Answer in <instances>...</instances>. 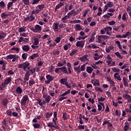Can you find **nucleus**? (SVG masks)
Instances as JSON below:
<instances>
[{"label":"nucleus","instance_id":"69168bd1","mask_svg":"<svg viewBox=\"0 0 131 131\" xmlns=\"http://www.w3.org/2000/svg\"><path fill=\"white\" fill-rule=\"evenodd\" d=\"M106 4L109 8H112V7H113V5H114L113 4V2H108Z\"/></svg>","mask_w":131,"mask_h":131},{"label":"nucleus","instance_id":"a878e982","mask_svg":"<svg viewBox=\"0 0 131 131\" xmlns=\"http://www.w3.org/2000/svg\"><path fill=\"white\" fill-rule=\"evenodd\" d=\"M27 29V28L26 27L23 26V27H20L18 29V32H19V33H21L22 32H25Z\"/></svg>","mask_w":131,"mask_h":131},{"label":"nucleus","instance_id":"7ed1b4c3","mask_svg":"<svg viewBox=\"0 0 131 131\" xmlns=\"http://www.w3.org/2000/svg\"><path fill=\"white\" fill-rule=\"evenodd\" d=\"M35 20V16L31 13L29 16L24 17V21L25 22H32Z\"/></svg>","mask_w":131,"mask_h":131},{"label":"nucleus","instance_id":"09e8293b","mask_svg":"<svg viewBox=\"0 0 131 131\" xmlns=\"http://www.w3.org/2000/svg\"><path fill=\"white\" fill-rule=\"evenodd\" d=\"M0 7L2 9H5V8L6 7V4H5V2L4 1H2L0 2Z\"/></svg>","mask_w":131,"mask_h":131},{"label":"nucleus","instance_id":"412c9836","mask_svg":"<svg viewBox=\"0 0 131 131\" xmlns=\"http://www.w3.org/2000/svg\"><path fill=\"white\" fill-rule=\"evenodd\" d=\"M11 81H12V78L11 77H7L5 79L4 83L6 85V86L8 85V84H9V83H11Z\"/></svg>","mask_w":131,"mask_h":131},{"label":"nucleus","instance_id":"49530a36","mask_svg":"<svg viewBox=\"0 0 131 131\" xmlns=\"http://www.w3.org/2000/svg\"><path fill=\"white\" fill-rule=\"evenodd\" d=\"M40 12L39 9H36L35 10L32 11L31 13L33 15H36V14H38Z\"/></svg>","mask_w":131,"mask_h":131},{"label":"nucleus","instance_id":"680f3d73","mask_svg":"<svg viewBox=\"0 0 131 131\" xmlns=\"http://www.w3.org/2000/svg\"><path fill=\"white\" fill-rule=\"evenodd\" d=\"M106 100L105 98L100 97V98H98V101L100 103V102H104V101Z\"/></svg>","mask_w":131,"mask_h":131},{"label":"nucleus","instance_id":"393cba45","mask_svg":"<svg viewBox=\"0 0 131 131\" xmlns=\"http://www.w3.org/2000/svg\"><path fill=\"white\" fill-rule=\"evenodd\" d=\"M37 101H38V102L40 106H42L43 108H45V107H46V106H45V104H46V101H41V99H37Z\"/></svg>","mask_w":131,"mask_h":131},{"label":"nucleus","instance_id":"8fccbe9b","mask_svg":"<svg viewBox=\"0 0 131 131\" xmlns=\"http://www.w3.org/2000/svg\"><path fill=\"white\" fill-rule=\"evenodd\" d=\"M8 16H9V14H6V12H3L1 14V18H2V19H6Z\"/></svg>","mask_w":131,"mask_h":131},{"label":"nucleus","instance_id":"f257e3e1","mask_svg":"<svg viewBox=\"0 0 131 131\" xmlns=\"http://www.w3.org/2000/svg\"><path fill=\"white\" fill-rule=\"evenodd\" d=\"M106 61L107 66L110 67H113L115 66V61H113L112 57H111L109 54L107 55L106 57Z\"/></svg>","mask_w":131,"mask_h":131},{"label":"nucleus","instance_id":"aec40b11","mask_svg":"<svg viewBox=\"0 0 131 131\" xmlns=\"http://www.w3.org/2000/svg\"><path fill=\"white\" fill-rule=\"evenodd\" d=\"M104 30L105 33H106V34L110 35V34H111V32L112 31V28L111 27H106L104 28Z\"/></svg>","mask_w":131,"mask_h":131},{"label":"nucleus","instance_id":"5fc2aeb1","mask_svg":"<svg viewBox=\"0 0 131 131\" xmlns=\"http://www.w3.org/2000/svg\"><path fill=\"white\" fill-rule=\"evenodd\" d=\"M29 85L30 86L33 85V84H35V81H34V80H33V79H31L29 81Z\"/></svg>","mask_w":131,"mask_h":131},{"label":"nucleus","instance_id":"39448f33","mask_svg":"<svg viewBox=\"0 0 131 131\" xmlns=\"http://www.w3.org/2000/svg\"><path fill=\"white\" fill-rule=\"evenodd\" d=\"M80 61L81 62H90V56L89 55L86 54L82 57H79Z\"/></svg>","mask_w":131,"mask_h":131},{"label":"nucleus","instance_id":"13d9d810","mask_svg":"<svg viewBox=\"0 0 131 131\" xmlns=\"http://www.w3.org/2000/svg\"><path fill=\"white\" fill-rule=\"evenodd\" d=\"M11 51H15V52H20V48L17 47H13L11 49Z\"/></svg>","mask_w":131,"mask_h":131},{"label":"nucleus","instance_id":"20e7f679","mask_svg":"<svg viewBox=\"0 0 131 131\" xmlns=\"http://www.w3.org/2000/svg\"><path fill=\"white\" fill-rule=\"evenodd\" d=\"M108 36L107 35H99L97 38V42L100 43L102 41H105L106 39H108Z\"/></svg>","mask_w":131,"mask_h":131},{"label":"nucleus","instance_id":"3c124183","mask_svg":"<svg viewBox=\"0 0 131 131\" xmlns=\"http://www.w3.org/2000/svg\"><path fill=\"white\" fill-rule=\"evenodd\" d=\"M28 56V54H27V53H23L21 55V58L23 60H26V59H27Z\"/></svg>","mask_w":131,"mask_h":131},{"label":"nucleus","instance_id":"f3484780","mask_svg":"<svg viewBox=\"0 0 131 131\" xmlns=\"http://www.w3.org/2000/svg\"><path fill=\"white\" fill-rule=\"evenodd\" d=\"M91 83L95 86H100V81L98 79L92 80Z\"/></svg>","mask_w":131,"mask_h":131},{"label":"nucleus","instance_id":"79ce46f5","mask_svg":"<svg viewBox=\"0 0 131 131\" xmlns=\"http://www.w3.org/2000/svg\"><path fill=\"white\" fill-rule=\"evenodd\" d=\"M5 88H7V86L4 82L0 85V91H3Z\"/></svg>","mask_w":131,"mask_h":131},{"label":"nucleus","instance_id":"4468645a","mask_svg":"<svg viewBox=\"0 0 131 131\" xmlns=\"http://www.w3.org/2000/svg\"><path fill=\"white\" fill-rule=\"evenodd\" d=\"M30 76V74H29V72L27 71L26 74H25V77L24 78V83H26V81H28L29 80Z\"/></svg>","mask_w":131,"mask_h":131},{"label":"nucleus","instance_id":"b1692460","mask_svg":"<svg viewBox=\"0 0 131 131\" xmlns=\"http://www.w3.org/2000/svg\"><path fill=\"white\" fill-rule=\"evenodd\" d=\"M16 93L17 95H21L23 93V90L21 87H17L16 89Z\"/></svg>","mask_w":131,"mask_h":131},{"label":"nucleus","instance_id":"a211bd4d","mask_svg":"<svg viewBox=\"0 0 131 131\" xmlns=\"http://www.w3.org/2000/svg\"><path fill=\"white\" fill-rule=\"evenodd\" d=\"M59 27V23H55L53 24V29L55 32H58L59 31V28H58Z\"/></svg>","mask_w":131,"mask_h":131},{"label":"nucleus","instance_id":"c03bdc74","mask_svg":"<svg viewBox=\"0 0 131 131\" xmlns=\"http://www.w3.org/2000/svg\"><path fill=\"white\" fill-rule=\"evenodd\" d=\"M101 104H102V102H98V104L97 105L98 111H101V110L103 109L102 105Z\"/></svg>","mask_w":131,"mask_h":131},{"label":"nucleus","instance_id":"6ab92c4d","mask_svg":"<svg viewBox=\"0 0 131 131\" xmlns=\"http://www.w3.org/2000/svg\"><path fill=\"white\" fill-rule=\"evenodd\" d=\"M123 98H124L126 100H127V101H128V102H129V103H131L130 95H128V94H125L123 95Z\"/></svg>","mask_w":131,"mask_h":131},{"label":"nucleus","instance_id":"c756f323","mask_svg":"<svg viewBox=\"0 0 131 131\" xmlns=\"http://www.w3.org/2000/svg\"><path fill=\"white\" fill-rule=\"evenodd\" d=\"M86 72L88 73H89V74H91L93 71H94V69L92 68V67H87L86 69Z\"/></svg>","mask_w":131,"mask_h":131},{"label":"nucleus","instance_id":"cd10ccee","mask_svg":"<svg viewBox=\"0 0 131 131\" xmlns=\"http://www.w3.org/2000/svg\"><path fill=\"white\" fill-rule=\"evenodd\" d=\"M100 58H103L102 55H99L98 53H95L94 54V59L95 61H97L100 59Z\"/></svg>","mask_w":131,"mask_h":131},{"label":"nucleus","instance_id":"338daca9","mask_svg":"<svg viewBox=\"0 0 131 131\" xmlns=\"http://www.w3.org/2000/svg\"><path fill=\"white\" fill-rule=\"evenodd\" d=\"M66 99V97H64V96H62V94L61 95H60L59 97V101H63V100H65Z\"/></svg>","mask_w":131,"mask_h":131},{"label":"nucleus","instance_id":"dca6fc26","mask_svg":"<svg viewBox=\"0 0 131 131\" xmlns=\"http://www.w3.org/2000/svg\"><path fill=\"white\" fill-rule=\"evenodd\" d=\"M43 99H45V102L46 103H50V101H51V99L52 98L49 95H46V94H44L43 95Z\"/></svg>","mask_w":131,"mask_h":131},{"label":"nucleus","instance_id":"5701e85b","mask_svg":"<svg viewBox=\"0 0 131 131\" xmlns=\"http://www.w3.org/2000/svg\"><path fill=\"white\" fill-rule=\"evenodd\" d=\"M114 77L115 79H117V80H119V81H121V77H120L119 73H115L114 74Z\"/></svg>","mask_w":131,"mask_h":131},{"label":"nucleus","instance_id":"473e14b6","mask_svg":"<svg viewBox=\"0 0 131 131\" xmlns=\"http://www.w3.org/2000/svg\"><path fill=\"white\" fill-rule=\"evenodd\" d=\"M74 70L77 73H80L81 71L80 70V66H78V67H74Z\"/></svg>","mask_w":131,"mask_h":131},{"label":"nucleus","instance_id":"6e6d98bb","mask_svg":"<svg viewBox=\"0 0 131 131\" xmlns=\"http://www.w3.org/2000/svg\"><path fill=\"white\" fill-rule=\"evenodd\" d=\"M54 72L57 74H59V73H61V70L60 68H57L55 69Z\"/></svg>","mask_w":131,"mask_h":131},{"label":"nucleus","instance_id":"7c9ffc66","mask_svg":"<svg viewBox=\"0 0 131 131\" xmlns=\"http://www.w3.org/2000/svg\"><path fill=\"white\" fill-rule=\"evenodd\" d=\"M75 28L77 31H80L81 30H83V29H82V27L79 24L76 25Z\"/></svg>","mask_w":131,"mask_h":131},{"label":"nucleus","instance_id":"864d4df0","mask_svg":"<svg viewBox=\"0 0 131 131\" xmlns=\"http://www.w3.org/2000/svg\"><path fill=\"white\" fill-rule=\"evenodd\" d=\"M64 4L62 3L61 2H60L55 7V9L57 10L58 9H60L62 6H63Z\"/></svg>","mask_w":131,"mask_h":131},{"label":"nucleus","instance_id":"ddd939ff","mask_svg":"<svg viewBox=\"0 0 131 131\" xmlns=\"http://www.w3.org/2000/svg\"><path fill=\"white\" fill-rule=\"evenodd\" d=\"M84 42H85V40L78 41L76 43V47H79V48H83V47H84Z\"/></svg>","mask_w":131,"mask_h":131},{"label":"nucleus","instance_id":"603ef678","mask_svg":"<svg viewBox=\"0 0 131 131\" xmlns=\"http://www.w3.org/2000/svg\"><path fill=\"white\" fill-rule=\"evenodd\" d=\"M102 8L101 7H98V12L97 13V16H101L102 15Z\"/></svg>","mask_w":131,"mask_h":131},{"label":"nucleus","instance_id":"9b49d317","mask_svg":"<svg viewBox=\"0 0 131 131\" xmlns=\"http://www.w3.org/2000/svg\"><path fill=\"white\" fill-rule=\"evenodd\" d=\"M32 30L33 32H35V33L40 32V31H41V27L38 25H36L35 26L34 28L32 29Z\"/></svg>","mask_w":131,"mask_h":131},{"label":"nucleus","instance_id":"c9c22d12","mask_svg":"<svg viewBox=\"0 0 131 131\" xmlns=\"http://www.w3.org/2000/svg\"><path fill=\"white\" fill-rule=\"evenodd\" d=\"M71 48V44L70 43L66 44L63 47V49L64 51H67L68 49H70Z\"/></svg>","mask_w":131,"mask_h":131},{"label":"nucleus","instance_id":"a18cd8bd","mask_svg":"<svg viewBox=\"0 0 131 131\" xmlns=\"http://www.w3.org/2000/svg\"><path fill=\"white\" fill-rule=\"evenodd\" d=\"M115 55H116V56H117V57L120 59H123V56L121 55L118 52H116Z\"/></svg>","mask_w":131,"mask_h":131},{"label":"nucleus","instance_id":"9d476101","mask_svg":"<svg viewBox=\"0 0 131 131\" xmlns=\"http://www.w3.org/2000/svg\"><path fill=\"white\" fill-rule=\"evenodd\" d=\"M54 77L51 75H47L46 76V79L47 80L45 81V82L47 84H49L50 83L51 81H53L54 80Z\"/></svg>","mask_w":131,"mask_h":131},{"label":"nucleus","instance_id":"f704fd0d","mask_svg":"<svg viewBox=\"0 0 131 131\" xmlns=\"http://www.w3.org/2000/svg\"><path fill=\"white\" fill-rule=\"evenodd\" d=\"M112 70L114 73H120V70L116 68H112Z\"/></svg>","mask_w":131,"mask_h":131},{"label":"nucleus","instance_id":"c85d7f7f","mask_svg":"<svg viewBox=\"0 0 131 131\" xmlns=\"http://www.w3.org/2000/svg\"><path fill=\"white\" fill-rule=\"evenodd\" d=\"M68 19H70L69 16L66 15L61 18V21H62L63 23H67V20H68Z\"/></svg>","mask_w":131,"mask_h":131},{"label":"nucleus","instance_id":"f03ea898","mask_svg":"<svg viewBox=\"0 0 131 131\" xmlns=\"http://www.w3.org/2000/svg\"><path fill=\"white\" fill-rule=\"evenodd\" d=\"M6 60H12V62H16V61H18V55L14 54H10L7 55L6 58H5Z\"/></svg>","mask_w":131,"mask_h":131},{"label":"nucleus","instance_id":"e433bc0d","mask_svg":"<svg viewBox=\"0 0 131 131\" xmlns=\"http://www.w3.org/2000/svg\"><path fill=\"white\" fill-rule=\"evenodd\" d=\"M45 4H40V5H38L37 6V8H38L39 10L41 11H42V10H43V9H45Z\"/></svg>","mask_w":131,"mask_h":131},{"label":"nucleus","instance_id":"bb28decb","mask_svg":"<svg viewBox=\"0 0 131 131\" xmlns=\"http://www.w3.org/2000/svg\"><path fill=\"white\" fill-rule=\"evenodd\" d=\"M60 72H63V73H65L66 74H68V71L67 70L66 67L60 68Z\"/></svg>","mask_w":131,"mask_h":131},{"label":"nucleus","instance_id":"423d86ee","mask_svg":"<svg viewBox=\"0 0 131 131\" xmlns=\"http://www.w3.org/2000/svg\"><path fill=\"white\" fill-rule=\"evenodd\" d=\"M30 65V63L26 61L18 65V68H21L23 70H26L27 67Z\"/></svg>","mask_w":131,"mask_h":131},{"label":"nucleus","instance_id":"4be33fe9","mask_svg":"<svg viewBox=\"0 0 131 131\" xmlns=\"http://www.w3.org/2000/svg\"><path fill=\"white\" fill-rule=\"evenodd\" d=\"M128 79L126 77L123 78V84L125 88H128Z\"/></svg>","mask_w":131,"mask_h":131},{"label":"nucleus","instance_id":"de8ad7c7","mask_svg":"<svg viewBox=\"0 0 131 131\" xmlns=\"http://www.w3.org/2000/svg\"><path fill=\"white\" fill-rule=\"evenodd\" d=\"M52 115H53V113L52 112H47L46 113V118H51L52 117Z\"/></svg>","mask_w":131,"mask_h":131},{"label":"nucleus","instance_id":"4d7b16f0","mask_svg":"<svg viewBox=\"0 0 131 131\" xmlns=\"http://www.w3.org/2000/svg\"><path fill=\"white\" fill-rule=\"evenodd\" d=\"M113 50V47L110 46L108 48L105 49L106 53H110V51Z\"/></svg>","mask_w":131,"mask_h":131},{"label":"nucleus","instance_id":"052dcab7","mask_svg":"<svg viewBox=\"0 0 131 131\" xmlns=\"http://www.w3.org/2000/svg\"><path fill=\"white\" fill-rule=\"evenodd\" d=\"M88 64V63H85V64H83L82 66L80 67V70L81 71H84L85 70V64Z\"/></svg>","mask_w":131,"mask_h":131},{"label":"nucleus","instance_id":"58836bf2","mask_svg":"<svg viewBox=\"0 0 131 131\" xmlns=\"http://www.w3.org/2000/svg\"><path fill=\"white\" fill-rule=\"evenodd\" d=\"M8 99L7 98H4L2 101V104L3 106H7L8 105Z\"/></svg>","mask_w":131,"mask_h":131},{"label":"nucleus","instance_id":"bf43d9fd","mask_svg":"<svg viewBox=\"0 0 131 131\" xmlns=\"http://www.w3.org/2000/svg\"><path fill=\"white\" fill-rule=\"evenodd\" d=\"M33 126L34 128H39V127H40V125L38 123H35L33 124Z\"/></svg>","mask_w":131,"mask_h":131},{"label":"nucleus","instance_id":"0e129e2a","mask_svg":"<svg viewBox=\"0 0 131 131\" xmlns=\"http://www.w3.org/2000/svg\"><path fill=\"white\" fill-rule=\"evenodd\" d=\"M13 6V2H9L7 4V9L8 10H10L11 7Z\"/></svg>","mask_w":131,"mask_h":131},{"label":"nucleus","instance_id":"f8f14e48","mask_svg":"<svg viewBox=\"0 0 131 131\" xmlns=\"http://www.w3.org/2000/svg\"><path fill=\"white\" fill-rule=\"evenodd\" d=\"M41 37V36L40 35H38L34 37V45H35V46H38V44L39 43V38Z\"/></svg>","mask_w":131,"mask_h":131},{"label":"nucleus","instance_id":"2eb2a0df","mask_svg":"<svg viewBox=\"0 0 131 131\" xmlns=\"http://www.w3.org/2000/svg\"><path fill=\"white\" fill-rule=\"evenodd\" d=\"M58 115V113L57 111L54 112V118L52 119L53 122L54 123L55 125H57V120L58 119L57 118V116Z\"/></svg>","mask_w":131,"mask_h":131},{"label":"nucleus","instance_id":"37998d69","mask_svg":"<svg viewBox=\"0 0 131 131\" xmlns=\"http://www.w3.org/2000/svg\"><path fill=\"white\" fill-rule=\"evenodd\" d=\"M64 23H63V21L60 23V24L59 25V28H65V27H67L66 24Z\"/></svg>","mask_w":131,"mask_h":131},{"label":"nucleus","instance_id":"a19ab883","mask_svg":"<svg viewBox=\"0 0 131 131\" xmlns=\"http://www.w3.org/2000/svg\"><path fill=\"white\" fill-rule=\"evenodd\" d=\"M38 57V54L37 53H34L31 56H30V58L32 60H33L34 59H35V58H37Z\"/></svg>","mask_w":131,"mask_h":131},{"label":"nucleus","instance_id":"1a4fd4ad","mask_svg":"<svg viewBox=\"0 0 131 131\" xmlns=\"http://www.w3.org/2000/svg\"><path fill=\"white\" fill-rule=\"evenodd\" d=\"M29 100V98L28 97V96L27 95L24 96L20 101V104L21 106H25V105H26V102H27V101H28Z\"/></svg>","mask_w":131,"mask_h":131},{"label":"nucleus","instance_id":"e2e57ef3","mask_svg":"<svg viewBox=\"0 0 131 131\" xmlns=\"http://www.w3.org/2000/svg\"><path fill=\"white\" fill-rule=\"evenodd\" d=\"M77 53V50H72V52L70 54V56H73V55H75Z\"/></svg>","mask_w":131,"mask_h":131},{"label":"nucleus","instance_id":"2f4dec72","mask_svg":"<svg viewBox=\"0 0 131 131\" xmlns=\"http://www.w3.org/2000/svg\"><path fill=\"white\" fill-rule=\"evenodd\" d=\"M21 48L22 50L25 52H28L30 50L29 46L28 45H24Z\"/></svg>","mask_w":131,"mask_h":131},{"label":"nucleus","instance_id":"ea45409f","mask_svg":"<svg viewBox=\"0 0 131 131\" xmlns=\"http://www.w3.org/2000/svg\"><path fill=\"white\" fill-rule=\"evenodd\" d=\"M6 36V33L4 32H2L1 33H0V40L1 39H2L3 40L4 38H5Z\"/></svg>","mask_w":131,"mask_h":131},{"label":"nucleus","instance_id":"72a5a7b5","mask_svg":"<svg viewBox=\"0 0 131 131\" xmlns=\"http://www.w3.org/2000/svg\"><path fill=\"white\" fill-rule=\"evenodd\" d=\"M65 64H66V60H63V62H58L57 63V67H62L63 66H64V65H65Z\"/></svg>","mask_w":131,"mask_h":131},{"label":"nucleus","instance_id":"4c0bfd02","mask_svg":"<svg viewBox=\"0 0 131 131\" xmlns=\"http://www.w3.org/2000/svg\"><path fill=\"white\" fill-rule=\"evenodd\" d=\"M47 126L48 127H55V128H57V126L54 125V123H53V122H49L48 124H47Z\"/></svg>","mask_w":131,"mask_h":131},{"label":"nucleus","instance_id":"6e6552de","mask_svg":"<svg viewBox=\"0 0 131 131\" xmlns=\"http://www.w3.org/2000/svg\"><path fill=\"white\" fill-rule=\"evenodd\" d=\"M131 35V32H127L125 34L123 35H120V34H118L116 35V37L117 38H126L127 36H130Z\"/></svg>","mask_w":131,"mask_h":131},{"label":"nucleus","instance_id":"0eeeda50","mask_svg":"<svg viewBox=\"0 0 131 131\" xmlns=\"http://www.w3.org/2000/svg\"><path fill=\"white\" fill-rule=\"evenodd\" d=\"M68 79L67 78H62L60 79V83L61 84H63L67 86L68 89H71V86L70 84L68 83V82L67 81Z\"/></svg>","mask_w":131,"mask_h":131},{"label":"nucleus","instance_id":"774afa93","mask_svg":"<svg viewBox=\"0 0 131 131\" xmlns=\"http://www.w3.org/2000/svg\"><path fill=\"white\" fill-rule=\"evenodd\" d=\"M71 12V13L73 15V16H76L77 15V13H76V11H75V10L73 9L71 11H70Z\"/></svg>","mask_w":131,"mask_h":131}]
</instances>
